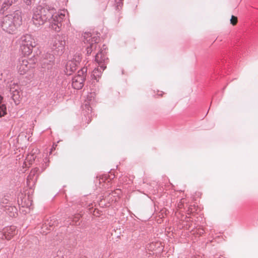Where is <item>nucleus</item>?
I'll list each match as a JSON object with an SVG mask.
<instances>
[{
	"label": "nucleus",
	"instance_id": "f257e3e1",
	"mask_svg": "<svg viewBox=\"0 0 258 258\" xmlns=\"http://www.w3.org/2000/svg\"><path fill=\"white\" fill-rule=\"evenodd\" d=\"M22 22L21 12L17 10L13 14L7 15L1 20L3 30L9 33H13Z\"/></svg>",
	"mask_w": 258,
	"mask_h": 258
},
{
	"label": "nucleus",
	"instance_id": "f03ea898",
	"mask_svg": "<svg viewBox=\"0 0 258 258\" xmlns=\"http://www.w3.org/2000/svg\"><path fill=\"white\" fill-rule=\"evenodd\" d=\"M43 11L45 12L44 15L45 23L48 21L52 28L55 31H59L62 26V22L65 18V15L60 13H56V10L53 8L48 6L43 7Z\"/></svg>",
	"mask_w": 258,
	"mask_h": 258
},
{
	"label": "nucleus",
	"instance_id": "7ed1b4c3",
	"mask_svg": "<svg viewBox=\"0 0 258 258\" xmlns=\"http://www.w3.org/2000/svg\"><path fill=\"white\" fill-rule=\"evenodd\" d=\"M36 44V41L31 35L26 34L21 38L20 48L25 55L30 54L33 48L35 47Z\"/></svg>",
	"mask_w": 258,
	"mask_h": 258
},
{
	"label": "nucleus",
	"instance_id": "20e7f679",
	"mask_svg": "<svg viewBox=\"0 0 258 258\" xmlns=\"http://www.w3.org/2000/svg\"><path fill=\"white\" fill-rule=\"evenodd\" d=\"M67 39V36L65 35H57L52 38L51 48L55 51L58 55L62 53Z\"/></svg>",
	"mask_w": 258,
	"mask_h": 258
},
{
	"label": "nucleus",
	"instance_id": "39448f33",
	"mask_svg": "<svg viewBox=\"0 0 258 258\" xmlns=\"http://www.w3.org/2000/svg\"><path fill=\"white\" fill-rule=\"evenodd\" d=\"M43 8L41 6H38L34 10V14L32 17L33 24L37 27H39L45 23Z\"/></svg>",
	"mask_w": 258,
	"mask_h": 258
},
{
	"label": "nucleus",
	"instance_id": "423d86ee",
	"mask_svg": "<svg viewBox=\"0 0 258 258\" xmlns=\"http://www.w3.org/2000/svg\"><path fill=\"white\" fill-rule=\"evenodd\" d=\"M43 8L41 6H38L34 10V14L32 17L33 24L37 27H39L45 23Z\"/></svg>",
	"mask_w": 258,
	"mask_h": 258
},
{
	"label": "nucleus",
	"instance_id": "0eeeda50",
	"mask_svg": "<svg viewBox=\"0 0 258 258\" xmlns=\"http://www.w3.org/2000/svg\"><path fill=\"white\" fill-rule=\"evenodd\" d=\"M84 41L85 43H88L89 46L93 50H95L98 47L97 43L98 42L99 38L97 37H92L91 33H85L83 35Z\"/></svg>",
	"mask_w": 258,
	"mask_h": 258
},
{
	"label": "nucleus",
	"instance_id": "6e6552de",
	"mask_svg": "<svg viewBox=\"0 0 258 258\" xmlns=\"http://www.w3.org/2000/svg\"><path fill=\"white\" fill-rule=\"evenodd\" d=\"M95 61L98 64V67H100L102 71L106 68V64L108 61V58L104 54L103 50L100 51L96 54Z\"/></svg>",
	"mask_w": 258,
	"mask_h": 258
},
{
	"label": "nucleus",
	"instance_id": "1a4fd4ad",
	"mask_svg": "<svg viewBox=\"0 0 258 258\" xmlns=\"http://www.w3.org/2000/svg\"><path fill=\"white\" fill-rule=\"evenodd\" d=\"M54 56L50 53H46L43 56L41 60L42 67L47 68L48 69L50 68L54 63Z\"/></svg>",
	"mask_w": 258,
	"mask_h": 258
},
{
	"label": "nucleus",
	"instance_id": "9d476101",
	"mask_svg": "<svg viewBox=\"0 0 258 258\" xmlns=\"http://www.w3.org/2000/svg\"><path fill=\"white\" fill-rule=\"evenodd\" d=\"M17 234L16 227L14 226H11L9 227H7L3 230V233L1 234L2 238L7 239L10 240L11 238Z\"/></svg>",
	"mask_w": 258,
	"mask_h": 258
},
{
	"label": "nucleus",
	"instance_id": "9b49d317",
	"mask_svg": "<svg viewBox=\"0 0 258 258\" xmlns=\"http://www.w3.org/2000/svg\"><path fill=\"white\" fill-rule=\"evenodd\" d=\"M38 171L39 169L38 168H35L31 170L27 179V185L28 186H31L33 185L36 181L38 176Z\"/></svg>",
	"mask_w": 258,
	"mask_h": 258
},
{
	"label": "nucleus",
	"instance_id": "f8f14e48",
	"mask_svg": "<svg viewBox=\"0 0 258 258\" xmlns=\"http://www.w3.org/2000/svg\"><path fill=\"white\" fill-rule=\"evenodd\" d=\"M13 86H14V87H11L10 90L12 94L11 97L15 104H18L21 97L20 92L19 91L18 86L15 84H13Z\"/></svg>",
	"mask_w": 258,
	"mask_h": 258
},
{
	"label": "nucleus",
	"instance_id": "ddd939ff",
	"mask_svg": "<svg viewBox=\"0 0 258 258\" xmlns=\"http://www.w3.org/2000/svg\"><path fill=\"white\" fill-rule=\"evenodd\" d=\"M85 77L75 76L73 79L72 86L76 89H81L85 81Z\"/></svg>",
	"mask_w": 258,
	"mask_h": 258
},
{
	"label": "nucleus",
	"instance_id": "4468645a",
	"mask_svg": "<svg viewBox=\"0 0 258 258\" xmlns=\"http://www.w3.org/2000/svg\"><path fill=\"white\" fill-rule=\"evenodd\" d=\"M8 204H9V200L7 199H6L5 198L2 199L1 201V203H0L2 207H4L6 208V211H7V212H10L11 213L13 212V213L10 214V216H11V217L15 216V215L14 213V211H16V208L14 207L9 206V205H8Z\"/></svg>",
	"mask_w": 258,
	"mask_h": 258
},
{
	"label": "nucleus",
	"instance_id": "2eb2a0df",
	"mask_svg": "<svg viewBox=\"0 0 258 258\" xmlns=\"http://www.w3.org/2000/svg\"><path fill=\"white\" fill-rule=\"evenodd\" d=\"M18 0H6L4 2L1 11L4 12L5 10H7L8 8L13 3H15L16 2H18Z\"/></svg>",
	"mask_w": 258,
	"mask_h": 258
},
{
	"label": "nucleus",
	"instance_id": "dca6fc26",
	"mask_svg": "<svg viewBox=\"0 0 258 258\" xmlns=\"http://www.w3.org/2000/svg\"><path fill=\"white\" fill-rule=\"evenodd\" d=\"M27 64L28 61L27 60L24 59L22 61L19 69V72L21 74L25 73L28 70Z\"/></svg>",
	"mask_w": 258,
	"mask_h": 258
},
{
	"label": "nucleus",
	"instance_id": "f3484780",
	"mask_svg": "<svg viewBox=\"0 0 258 258\" xmlns=\"http://www.w3.org/2000/svg\"><path fill=\"white\" fill-rule=\"evenodd\" d=\"M33 151L34 152L33 153L28 154L25 159V160L28 162L29 164H31L36 157L35 153L37 151V150L36 149L35 151L34 150H33Z\"/></svg>",
	"mask_w": 258,
	"mask_h": 258
},
{
	"label": "nucleus",
	"instance_id": "a211bd4d",
	"mask_svg": "<svg viewBox=\"0 0 258 258\" xmlns=\"http://www.w3.org/2000/svg\"><path fill=\"white\" fill-rule=\"evenodd\" d=\"M3 98L0 96V117L7 114V108L5 104H2Z\"/></svg>",
	"mask_w": 258,
	"mask_h": 258
},
{
	"label": "nucleus",
	"instance_id": "6ab92c4d",
	"mask_svg": "<svg viewBox=\"0 0 258 258\" xmlns=\"http://www.w3.org/2000/svg\"><path fill=\"white\" fill-rule=\"evenodd\" d=\"M101 70L102 69L100 68L95 69L93 72L92 76L94 79L97 80V78H99L100 77L101 75Z\"/></svg>",
	"mask_w": 258,
	"mask_h": 258
},
{
	"label": "nucleus",
	"instance_id": "aec40b11",
	"mask_svg": "<svg viewBox=\"0 0 258 258\" xmlns=\"http://www.w3.org/2000/svg\"><path fill=\"white\" fill-rule=\"evenodd\" d=\"M66 69L68 71L70 70L71 72H73L76 70V64L73 61L68 62L66 66Z\"/></svg>",
	"mask_w": 258,
	"mask_h": 258
},
{
	"label": "nucleus",
	"instance_id": "412c9836",
	"mask_svg": "<svg viewBox=\"0 0 258 258\" xmlns=\"http://www.w3.org/2000/svg\"><path fill=\"white\" fill-rule=\"evenodd\" d=\"M87 71V68L84 67L78 71V75L77 76L85 77Z\"/></svg>",
	"mask_w": 258,
	"mask_h": 258
},
{
	"label": "nucleus",
	"instance_id": "4be33fe9",
	"mask_svg": "<svg viewBox=\"0 0 258 258\" xmlns=\"http://www.w3.org/2000/svg\"><path fill=\"white\" fill-rule=\"evenodd\" d=\"M51 220H50V222H49L48 221L45 222V223L43 225V227H42V229H46L48 230H50V228H48V225L49 227H51L53 225V223H51Z\"/></svg>",
	"mask_w": 258,
	"mask_h": 258
},
{
	"label": "nucleus",
	"instance_id": "5701e85b",
	"mask_svg": "<svg viewBox=\"0 0 258 258\" xmlns=\"http://www.w3.org/2000/svg\"><path fill=\"white\" fill-rule=\"evenodd\" d=\"M238 22V19L237 17L232 15L230 19V23L234 26L237 24Z\"/></svg>",
	"mask_w": 258,
	"mask_h": 258
},
{
	"label": "nucleus",
	"instance_id": "b1692460",
	"mask_svg": "<svg viewBox=\"0 0 258 258\" xmlns=\"http://www.w3.org/2000/svg\"><path fill=\"white\" fill-rule=\"evenodd\" d=\"M122 1L123 0H115V2L116 4V7L117 9H119V7H121L122 5Z\"/></svg>",
	"mask_w": 258,
	"mask_h": 258
},
{
	"label": "nucleus",
	"instance_id": "393cba45",
	"mask_svg": "<svg viewBox=\"0 0 258 258\" xmlns=\"http://www.w3.org/2000/svg\"><path fill=\"white\" fill-rule=\"evenodd\" d=\"M86 50H87V54L88 55L91 54L92 52L93 51V49L91 48H90V47L89 46H88L87 47Z\"/></svg>",
	"mask_w": 258,
	"mask_h": 258
},
{
	"label": "nucleus",
	"instance_id": "a878e982",
	"mask_svg": "<svg viewBox=\"0 0 258 258\" xmlns=\"http://www.w3.org/2000/svg\"><path fill=\"white\" fill-rule=\"evenodd\" d=\"M80 217H81L80 215H78L77 216L75 217L74 218L73 221H75V223H76V224H77V222L78 221V220L80 219Z\"/></svg>",
	"mask_w": 258,
	"mask_h": 258
},
{
	"label": "nucleus",
	"instance_id": "bb28decb",
	"mask_svg": "<svg viewBox=\"0 0 258 258\" xmlns=\"http://www.w3.org/2000/svg\"><path fill=\"white\" fill-rule=\"evenodd\" d=\"M24 1L28 6L30 5L31 4L32 0H24Z\"/></svg>",
	"mask_w": 258,
	"mask_h": 258
},
{
	"label": "nucleus",
	"instance_id": "cd10ccee",
	"mask_svg": "<svg viewBox=\"0 0 258 258\" xmlns=\"http://www.w3.org/2000/svg\"><path fill=\"white\" fill-rule=\"evenodd\" d=\"M111 193H112V194H115V192H114V191H112V192H111Z\"/></svg>",
	"mask_w": 258,
	"mask_h": 258
},
{
	"label": "nucleus",
	"instance_id": "c85d7f7f",
	"mask_svg": "<svg viewBox=\"0 0 258 258\" xmlns=\"http://www.w3.org/2000/svg\"><path fill=\"white\" fill-rule=\"evenodd\" d=\"M110 194L111 193H109V194L108 192L106 193V194H107V195H110Z\"/></svg>",
	"mask_w": 258,
	"mask_h": 258
}]
</instances>
